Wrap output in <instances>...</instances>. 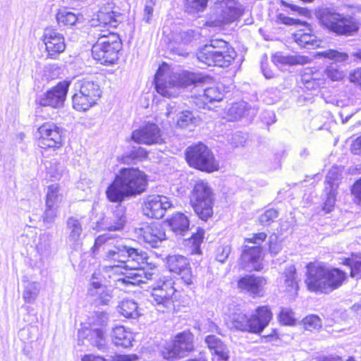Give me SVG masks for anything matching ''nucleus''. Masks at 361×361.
Masks as SVG:
<instances>
[{
  "instance_id": "nucleus-1",
  "label": "nucleus",
  "mask_w": 361,
  "mask_h": 361,
  "mask_svg": "<svg viewBox=\"0 0 361 361\" xmlns=\"http://www.w3.org/2000/svg\"><path fill=\"white\" fill-rule=\"evenodd\" d=\"M147 185V176L135 168H123L106 190L111 202H121L126 197L144 192Z\"/></svg>"
},
{
  "instance_id": "nucleus-2",
  "label": "nucleus",
  "mask_w": 361,
  "mask_h": 361,
  "mask_svg": "<svg viewBox=\"0 0 361 361\" xmlns=\"http://www.w3.org/2000/svg\"><path fill=\"white\" fill-rule=\"evenodd\" d=\"M207 78L200 73L183 71L180 73H171L159 68L155 76L154 84L157 92L165 97H176L179 95L180 87H186L191 85L204 82Z\"/></svg>"
},
{
  "instance_id": "nucleus-3",
  "label": "nucleus",
  "mask_w": 361,
  "mask_h": 361,
  "mask_svg": "<svg viewBox=\"0 0 361 361\" xmlns=\"http://www.w3.org/2000/svg\"><path fill=\"white\" fill-rule=\"evenodd\" d=\"M236 52L225 40L211 39L197 52L198 61L207 66L228 67L236 57Z\"/></svg>"
},
{
  "instance_id": "nucleus-4",
  "label": "nucleus",
  "mask_w": 361,
  "mask_h": 361,
  "mask_svg": "<svg viewBox=\"0 0 361 361\" xmlns=\"http://www.w3.org/2000/svg\"><path fill=\"white\" fill-rule=\"evenodd\" d=\"M316 17L322 28L336 35H353L359 27L354 18L335 11L330 8H321Z\"/></svg>"
},
{
  "instance_id": "nucleus-5",
  "label": "nucleus",
  "mask_w": 361,
  "mask_h": 361,
  "mask_svg": "<svg viewBox=\"0 0 361 361\" xmlns=\"http://www.w3.org/2000/svg\"><path fill=\"white\" fill-rule=\"evenodd\" d=\"M271 318L272 313L267 306L258 307L250 317L241 312H235L230 317L231 329L259 334L268 326Z\"/></svg>"
},
{
  "instance_id": "nucleus-6",
  "label": "nucleus",
  "mask_w": 361,
  "mask_h": 361,
  "mask_svg": "<svg viewBox=\"0 0 361 361\" xmlns=\"http://www.w3.org/2000/svg\"><path fill=\"white\" fill-rule=\"evenodd\" d=\"M150 285L152 291L149 300L159 312H169L174 308L176 300L174 281L169 276H157Z\"/></svg>"
},
{
  "instance_id": "nucleus-7",
  "label": "nucleus",
  "mask_w": 361,
  "mask_h": 361,
  "mask_svg": "<svg viewBox=\"0 0 361 361\" xmlns=\"http://www.w3.org/2000/svg\"><path fill=\"white\" fill-rule=\"evenodd\" d=\"M146 258V252L126 245H118L105 254L104 260L109 262L105 269L118 271L123 269L127 264L135 262L137 264L142 263Z\"/></svg>"
},
{
  "instance_id": "nucleus-8",
  "label": "nucleus",
  "mask_w": 361,
  "mask_h": 361,
  "mask_svg": "<svg viewBox=\"0 0 361 361\" xmlns=\"http://www.w3.org/2000/svg\"><path fill=\"white\" fill-rule=\"evenodd\" d=\"M75 94L73 95V106L78 111H85L95 104L102 96L99 84L93 80L82 78L74 85Z\"/></svg>"
},
{
  "instance_id": "nucleus-9",
  "label": "nucleus",
  "mask_w": 361,
  "mask_h": 361,
  "mask_svg": "<svg viewBox=\"0 0 361 361\" xmlns=\"http://www.w3.org/2000/svg\"><path fill=\"white\" fill-rule=\"evenodd\" d=\"M214 194L209 183L203 180L196 181L190 195V204L195 214L203 221L213 214Z\"/></svg>"
},
{
  "instance_id": "nucleus-10",
  "label": "nucleus",
  "mask_w": 361,
  "mask_h": 361,
  "mask_svg": "<svg viewBox=\"0 0 361 361\" xmlns=\"http://www.w3.org/2000/svg\"><path fill=\"white\" fill-rule=\"evenodd\" d=\"M185 159L190 167L201 171L212 173L219 169L213 152L202 142L188 147L185 151Z\"/></svg>"
},
{
  "instance_id": "nucleus-11",
  "label": "nucleus",
  "mask_w": 361,
  "mask_h": 361,
  "mask_svg": "<svg viewBox=\"0 0 361 361\" xmlns=\"http://www.w3.org/2000/svg\"><path fill=\"white\" fill-rule=\"evenodd\" d=\"M121 49L122 42L119 35H110L96 41L92 47V55L100 64L109 66L116 62Z\"/></svg>"
},
{
  "instance_id": "nucleus-12",
  "label": "nucleus",
  "mask_w": 361,
  "mask_h": 361,
  "mask_svg": "<svg viewBox=\"0 0 361 361\" xmlns=\"http://www.w3.org/2000/svg\"><path fill=\"white\" fill-rule=\"evenodd\" d=\"M148 256L146 253V258L142 263L137 264L133 262L128 263L120 271L121 274L125 275L123 281L125 283L133 285H140V283H147L148 281H153L158 275L154 271L151 267V263L147 262Z\"/></svg>"
},
{
  "instance_id": "nucleus-13",
  "label": "nucleus",
  "mask_w": 361,
  "mask_h": 361,
  "mask_svg": "<svg viewBox=\"0 0 361 361\" xmlns=\"http://www.w3.org/2000/svg\"><path fill=\"white\" fill-rule=\"evenodd\" d=\"M193 338L194 336L190 331L178 333L173 341L166 343L162 347V357L167 360H173L183 357L187 353L193 350Z\"/></svg>"
},
{
  "instance_id": "nucleus-14",
  "label": "nucleus",
  "mask_w": 361,
  "mask_h": 361,
  "mask_svg": "<svg viewBox=\"0 0 361 361\" xmlns=\"http://www.w3.org/2000/svg\"><path fill=\"white\" fill-rule=\"evenodd\" d=\"M38 146L42 149H59L62 146V130L54 122L48 121L38 128Z\"/></svg>"
},
{
  "instance_id": "nucleus-15",
  "label": "nucleus",
  "mask_w": 361,
  "mask_h": 361,
  "mask_svg": "<svg viewBox=\"0 0 361 361\" xmlns=\"http://www.w3.org/2000/svg\"><path fill=\"white\" fill-rule=\"evenodd\" d=\"M90 319V324L94 326H100L101 328H92L87 330L86 339L90 344L104 352L106 350V345L102 327L106 325L109 316L105 312H95Z\"/></svg>"
},
{
  "instance_id": "nucleus-16",
  "label": "nucleus",
  "mask_w": 361,
  "mask_h": 361,
  "mask_svg": "<svg viewBox=\"0 0 361 361\" xmlns=\"http://www.w3.org/2000/svg\"><path fill=\"white\" fill-rule=\"evenodd\" d=\"M69 85L70 82L66 80L59 82L56 86L39 95L37 102L42 106H51L55 109L63 107Z\"/></svg>"
},
{
  "instance_id": "nucleus-17",
  "label": "nucleus",
  "mask_w": 361,
  "mask_h": 361,
  "mask_svg": "<svg viewBox=\"0 0 361 361\" xmlns=\"http://www.w3.org/2000/svg\"><path fill=\"white\" fill-rule=\"evenodd\" d=\"M173 204L169 197L159 195L147 196L142 203V210L145 216L149 218L161 219L167 209Z\"/></svg>"
},
{
  "instance_id": "nucleus-18",
  "label": "nucleus",
  "mask_w": 361,
  "mask_h": 361,
  "mask_svg": "<svg viewBox=\"0 0 361 361\" xmlns=\"http://www.w3.org/2000/svg\"><path fill=\"white\" fill-rule=\"evenodd\" d=\"M305 283L308 290L312 292L326 293V267L319 263H310L307 265Z\"/></svg>"
},
{
  "instance_id": "nucleus-19",
  "label": "nucleus",
  "mask_w": 361,
  "mask_h": 361,
  "mask_svg": "<svg viewBox=\"0 0 361 361\" xmlns=\"http://www.w3.org/2000/svg\"><path fill=\"white\" fill-rule=\"evenodd\" d=\"M126 222L125 208L118 205L111 215L103 216L97 221L93 228L97 231H118L123 230Z\"/></svg>"
},
{
  "instance_id": "nucleus-20",
  "label": "nucleus",
  "mask_w": 361,
  "mask_h": 361,
  "mask_svg": "<svg viewBox=\"0 0 361 361\" xmlns=\"http://www.w3.org/2000/svg\"><path fill=\"white\" fill-rule=\"evenodd\" d=\"M47 58L56 59L66 49L63 35L51 27L44 29L42 38Z\"/></svg>"
},
{
  "instance_id": "nucleus-21",
  "label": "nucleus",
  "mask_w": 361,
  "mask_h": 361,
  "mask_svg": "<svg viewBox=\"0 0 361 361\" xmlns=\"http://www.w3.org/2000/svg\"><path fill=\"white\" fill-rule=\"evenodd\" d=\"M135 233L152 247H159L166 240V233L158 223L143 224L135 229Z\"/></svg>"
},
{
  "instance_id": "nucleus-22",
  "label": "nucleus",
  "mask_w": 361,
  "mask_h": 361,
  "mask_svg": "<svg viewBox=\"0 0 361 361\" xmlns=\"http://www.w3.org/2000/svg\"><path fill=\"white\" fill-rule=\"evenodd\" d=\"M131 140L136 143L152 145L161 144L163 138L159 126L154 123H147L132 132Z\"/></svg>"
},
{
  "instance_id": "nucleus-23",
  "label": "nucleus",
  "mask_w": 361,
  "mask_h": 361,
  "mask_svg": "<svg viewBox=\"0 0 361 361\" xmlns=\"http://www.w3.org/2000/svg\"><path fill=\"white\" fill-rule=\"evenodd\" d=\"M166 264L169 271L180 276L186 285L193 284L194 276L192 274L190 262L185 257L178 255H169L166 259Z\"/></svg>"
},
{
  "instance_id": "nucleus-24",
  "label": "nucleus",
  "mask_w": 361,
  "mask_h": 361,
  "mask_svg": "<svg viewBox=\"0 0 361 361\" xmlns=\"http://www.w3.org/2000/svg\"><path fill=\"white\" fill-rule=\"evenodd\" d=\"M262 247L259 245H245L240 257V266L247 271H261L263 265L261 263Z\"/></svg>"
},
{
  "instance_id": "nucleus-25",
  "label": "nucleus",
  "mask_w": 361,
  "mask_h": 361,
  "mask_svg": "<svg viewBox=\"0 0 361 361\" xmlns=\"http://www.w3.org/2000/svg\"><path fill=\"white\" fill-rule=\"evenodd\" d=\"M267 281L264 278L255 275H246L240 277L238 282V288L253 297L261 295L263 286Z\"/></svg>"
},
{
  "instance_id": "nucleus-26",
  "label": "nucleus",
  "mask_w": 361,
  "mask_h": 361,
  "mask_svg": "<svg viewBox=\"0 0 361 361\" xmlns=\"http://www.w3.org/2000/svg\"><path fill=\"white\" fill-rule=\"evenodd\" d=\"M224 97V93L217 87H206L202 93H199L195 97L194 103L199 108H206L209 104H213L216 102H220Z\"/></svg>"
},
{
  "instance_id": "nucleus-27",
  "label": "nucleus",
  "mask_w": 361,
  "mask_h": 361,
  "mask_svg": "<svg viewBox=\"0 0 361 361\" xmlns=\"http://www.w3.org/2000/svg\"><path fill=\"white\" fill-rule=\"evenodd\" d=\"M82 218L70 216L66 221L67 241L72 245H78L82 240Z\"/></svg>"
},
{
  "instance_id": "nucleus-28",
  "label": "nucleus",
  "mask_w": 361,
  "mask_h": 361,
  "mask_svg": "<svg viewBox=\"0 0 361 361\" xmlns=\"http://www.w3.org/2000/svg\"><path fill=\"white\" fill-rule=\"evenodd\" d=\"M208 348L213 351V361H228L229 350L227 346L216 336L209 335L205 338Z\"/></svg>"
},
{
  "instance_id": "nucleus-29",
  "label": "nucleus",
  "mask_w": 361,
  "mask_h": 361,
  "mask_svg": "<svg viewBox=\"0 0 361 361\" xmlns=\"http://www.w3.org/2000/svg\"><path fill=\"white\" fill-rule=\"evenodd\" d=\"M111 337L116 346L128 348L132 346L133 341V334L123 326H116L112 329Z\"/></svg>"
},
{
  "instance_id": "nucleus-30",
  "label": "nucleus",
  "mask_w": 361,
  "mask_h": 361,
  "mask_svg": "<svg viewBox=\"0 0 361 361\" xmlns=\"http://www.w3.org/2000/svg\"><path fill=\"white\" fill-rule=\"evenodd\" d=\"M326 293H329L332 290L340 287L346 278V274L344 271L337 268L328 269L326 267Z\"/></svg>"
},
{
  "instance_id": "nucleus-31",
  "label": "nucleus",
  "mask_w": 361,
  "mask_h": 361,
  "mask_svg": "<svg viewBox=\"0 0 361 361\" xmlns=\"http://www.w3.org/2000/svg\"><path fill=\"white\" fill-rule=\"evenodd\" d=\"M257 113V110L245 102L232 104L228 110V115L231 120H238L243 117L251 118Z\"/></svg>"
},
{
  "instance_id": "nucleus-32",
  "label": "nucleus",
  "mask_w": 361,
  "mask_h": 361,
  "mask_svg": "<svg viewBox=\"0 0 361 361\" xmlns=\"http://www.w3.org/2000/svg\"><path fill=\"white\" fill-rule=\"evenodd\" d=\"M169 226L176 234L184 236L189 230L190 221L183 213L178 212L168 219Z\"/></svg>"
},
{
  "instance_id": "nucleus-33",
  "label": "nucleus",
  "mask_w": 361,
  "mask_h": 361,
  "mask_svg": "<svg viewBox=\"0 0 361 361\" xmlns=\"http://www.w3.org/2000/svg\"><path fill=\"white\" fill-rule=\"evenodd\" d=\"M305 30H298L293 35L295 42L301 47L310 49L312 47L318 46L317 37L311 34V29L308 27L307 23Z\"/></svg>"
},
{
  "instance_id": "nucleus-34",
  "label": "nucleus",
  "mask_w": 361,
  "mask_h": 361,
  "mask_svg": "<svg viewBox=\"0 0 361 361\" xmlns=\"http://www.w3.org/2000/svg\"><path fill=\"white\" fill-rule=\"evenodd\" d=\"M302 82L306 89L315 90L325 86L326 79L324 75L319 72L312 74L305 73L302 75Z\"/></svg>"
},
{
  "instance_id": "nucleus-35",
  "label": "nucleus",
  "mask_w": 361,
  "mask_h": 361,
  "mask_svg": "<svg viewBox=\"0 0 361 361\" xmlns=\"http://www.w3.org/2000/svg\"><path fill=\"white\" fill-rule=\"evenodd\" d=\"M104 276L99 271H94L90 279L87 295L92 298L93 300L97 298L100 293L107 287L103 283Z\"/></svg>"
},
{
  "instance_id": "nucleus-36",
  "label": "nucleus",
  "mask_w": 361,
  "mask_h": 361,
  "mask_svg": "<svg viewBox=\"0 0 361 361\" xmlns=\"http://www.w3.org/2000/svg\"><path fill=\"white\" fill-rule=\"evenodd\" d=\"M334 179V174L331 172H329L325 180V191L326 193V199L324 203L323 210L326 212V213L331 212L335 205L336 202V196L334 191V183L333 180Z\"/></svg>"
},
{
  "instance_id": "nucleus-37",
  "label": "nucleus",
  "mask_w": 361,
  "mask_h": 361,
  "mask_svg": "<svg viewBox=\"0 0 361 361\" xmlns=\"http://www.w3.org/2000/svg\"><path fill=\"white\" fill-rule=\"evenodd\" d=\"M121 15L114 11H106L100 10L97 13V20H92V23L97 21L98 23L104 26V27H109L115 28L120 22Z\"/></svg>"
},
{
  "instance_id": "nucleus-38",
  "label": "nucleus",
  "mask_w": 361,
  "mask_h": 361,
  "mask_svg": "<svg viewBox=\"0 0 361 361\" xmlns=\"http://www.w3.org/2000/svg\"><path fill=\"white\" fill-rule=\"evenodd\" d=\"M350 269V276L355 279H361V254H352L350 257L344 258L341 262Z\"/></svg>"
},
{
  "instance_id": "nucleus-39",
  "label": "nucleus",
  "mask_w": 361,
  "mask_h": 361,
  "mask_svg": "<svg viewBox=\"0 0 361 361\" xmlns=\"http://www.w3.org/2000/svg\"><path fill=\"white\" fill-rule=\"evenodd\" d=\"M118 311L126 318L135 319L140 315L137 304L130 299L123 300L118 306Z\"/></svg>"
},
{
  "instance_id": "nucleus-40",
  "label": "nucleus",
  "mask_w": 361,
  "mask_h": 361,
  "mask_svg": "<svg viewBox=\"0 0 361 361\" xmlns=\"http://www.w3.org/2000/svg\"><path fill=\"white\" fill-rule=\"evenodd\" d=\"M41 286L38 282H27L24 285L23 298L27 303H33L39 293Z\"/></svg>"
},
{
  "instance_id": "nucleus-41",
  "label": "nucleus",
  "mask_w": 361,
  "mask_h": 361,
  "mask_svg": "<svg viewBox=\"0 0 361 361\" xmlns=\"http://www.w3.org/2000/svg\"><path fill=\"white\" fill-rule=\"evenodd\" d=\"M147 156V151L142 147H133L130 152L126 153L122 157V161L124 164H130L131 163H136L146 158Z\"/></svg>"
},
{
  "instance_id": "nucleus-42",
  "label": "nucleus",
  "mask_w": 361,
  "mask_h": 361,
  "mask_svg": "<svg viewBox=\"0 0 361 361\" xmlns=\"http://www.w3.org/2000/svg\"><path fill=\"white\" fill-rule=\"evenodd\" d=\"M62 200L63 195L60 192L59 185L57 184L49 185L47 188L45 204H48L49 207H59Z\"/></svg>"
},
{
  "instance_id": "nucleus-43",
  "label": "nucleus",
  "mask_w": 361,
  "mask_h": 361,
  "mask_svg": "<svg viewBox=\"0 0 361 361\" xmlns=\"http://www.w3.org/2000/svg\"><path fill=\"white\" fill-rule=\"evenodd\" d=\"M272 61L275 64L282 65H298L305 63V58L298 56L283 55L281 52H277L272 56Z\"/></svg>"
},
{
  "instance_id": "nucleus-44",
  "label": "nucleus",
  "mask_w": 361,
  "mask_h": 361,
  "mask_svg": "<svg viewBox=\"0 0 361 361\" xmlns=\"http://www.w3.org/2000/svg\"><path fill=\"white\" fill-rule=\"evenodd\" d=\"M295 274L296 269L293 265L289 266L284 271L286 291L291 294H296L298 288V283L295 280Z\"/></svg>"
},
{
  "instance_id": "nucleus-45",
  "label": "nucleus",
  "mask_w": 361,
  "mask_h": 361,
  "mask_svg": "<svg viewBox=\"0 0 361 361\" xmlns=\"http://www.w3.org/2000/svg\"><path fill=\"white\" fill-rule=\"evenodd\" d=\"M199 121V118L195 116L192 111H182L178 116L177 125L181 128H185L197 125Z\"/></svg>"
},
{
  "instance_id": "nucleus-46",
  "label": "nucleus",
  "mask_w": 361,
  "mask_h": 361,
  "mask_svg": "<svg viewBox=\"0 0 361 361\" xmlns=\"http://www.w3.org/2000/svg\"><path fill=\"white\" fill-rule=\"evenodd\" d=\"M56 20L59 25L73 26L78 20L76 14L66 10H60L56 14Z\"/></svg>"
},
{
  "instance_id": "nucleus-47",
  "label": "nucleus",
  "mask_w": 361,
  "mask_h": 361,
  "mask_svg": "<svg viewBox=\"0 0 361 361\" xmlns=\"http://www.w3.org/2000/svg\"><path fill=\"white\" fill-rule=\"evenodd\" d=\"M58 208L56 207L48 206L45 204V209L42 214V220L44 226L47 228L52 227L57 216H58Z\"/></svg>"
},
{
  "instance_id": "nucleus-48",
  "label": "nucleus",
  "mask_w": 361,
  "mask_h": 361,
  "mask_svg": "<svg viewBox=\"0 0 361 361\" xmlns=\"http://www.w3.org/2000/svg\"><path fill=\"white\" fill-rule=\"evenodd\" d=\"M92 27L90 31V33L97 39V41L100 40L101 38H107V37H109L110 35H118L114 32L110 31L109 27H104L103 25L100 24H95L94 23H92Z\"/></svg>"
},
{
  "instance_id": "nucleus-49",
  "label": "nucleus",
  "mask_w": 361,
  "mask_h": 361,
  "mask_svg": "<svg viewBox=\"0 0 361 361\" xmlns=\"http://www.w3.org/2000/svg\"><path fill=\"white\" fill-rule=\"evenodd\" d=\"M204 231L202 228H197L195 233H192L188 238L189 243L193 247L192 252L195 254L200 253V245L204 238Z\"/></svg>"
},
{
  "instance_id": "nucleus-50",
  "label": "nucleus",
  "mask_w": 361,
  "mask_h": 361,
  "mask_svg": "<svg viewBox=\"0 0 361 361\" xmlns=\"http://www.w3.org/2000/svg\"><path fill=\"white\" fill-rule=\"evenodd\" d=\"M240 16V12L239 9L231 7V6H226L221 11V17H222V23H229L237 20Z\"/></svg>"
},
{
  "instance_id": "nucleus-51",
  "label": "nucleus",
  "mask_w": 361,
  "mask_h": 361,
  "mask_svg": "<svg viewBox=\"0 0 361 361\" xmlns=\"http://www.w3.org/2000/svg\"><path fill=\"white\" fill-rule=\"evenodd\" d=\"M318 55L334 60L336 62H344L348 59V55L344 52H340L334 49H328L318 52Z\"/></svg>"
},
{
  "instance_id": "nucleus-52",
  "label": "nucleus",
  "mask_w": 361,
  "mask_h": 361,
  "mask_svg": "<svg viewBox=\"0 0 361 361\" xmlns=\"http://www.w3.org/2000/svg\"><path fill=\"white\" fill-rule=\"evenodd\" d=\"M209 0H185V8L188 13L202 11Z\"/></svg>"
},
{
  "instance_id": "nucleus-53",
  "label": "nucleus",
  "mask_w": 361,
  "mask_h": 361,
  "mask_svg": "<svg viewBox=\"0 0 361 361\" xmlns=\"http://www.w3.org/2000/svg\"><path fill=\"white\" fill-rule=\"evenodd\" d=\"M302 324L306 330L312 331L314 330L319 329V328H321L322 322L318 316L311 314L305 317L302 319Z\"/></svg>"
},
{
  "instance_id": "nucleus-54",
  "label": "nucleus",
  "mask_w": 361,
  "mask_h": 361,
  "mask_svg": "<svg viewBox=\"0 0 361 361\" xmlns=\"http://www.w3.org/2000/svg\"><path fill=\"white\" fill-rule=\"evenodd\" d=\"M278 217L279 212L276 209H269L259 216V222L262 226H269Z\"/></svg>"
},
{
  "instance_id": "nucleus-55",
  "label": "nucleus",
  "mask_w": 361,
  "mask_h": 361,
  "mask_svg": "<svg viewBox=\"0 0 361 361\" xmlns=\"http://www.w3.org/2000/svg\"><path fill=\"white\" fill-rule=\"evenodd\" d=\"M247 140V135L242 132H236L228 138L229 144L233 147L244 146Z\"/></svg>"
},
{
  "instance_id": "nucleus-56",
  "label": "nucleus",
  "mask_w": 361,
  "mask_h": 361,
  "mask_svg": "<svg viewBox=\"0 0 361 361\" xmlns=\"http://www.w3.org/2000/svg\"><path fill=\"white\" fill-rule=\"evenodd\" d=\"M325 74L333 81H338L343 78V71H340L336 65H331L325 70Z\"/></svg>"
},
{
  "instance_id": "nucleus-57",
  "label": "nucleus",
  "mask_w": 361,
  "mask_h": 361,
  "mask_svg": "<svg viewBox=\"0 0 361 361\" xmlns=\"http://www.w3.org/2000/svg\"><path fill=\"white\" fill-rule=\"evenodd\" d=\"M279 321L284 325H292L295 322L293 312L291 310L282 308L279 315Z\"/></svg>"
},
{
  "instance_id": "nucleus-58",
  "label": "nucleus",
  "mask_w": 361,
  "mask_h": 361,
  "mask_svg": "<svg viewBox=\"0 0 361 361\" xmlns=\"http://www.w3.org/2000/svg\"><path fill=\"white\" fill-rule=\"evenodd\" d=\"M277 21L286 25H306V22L290 18L283 13L277 16Z\"/></svg>"
},
{
  "instance_id": "nucleus-59",
  "label": "nucleus",
  "mask_w": 361,
  "mask_h": 361,
  "mask_svg": "<svg viewBox=\"0 0 361 361\" xmlns=\"http://www.w3.org/2000/svg\"><path fill=\"white\" fill-rule=\"evenodd\" d=\"M231 252V247L229 245L219 247L216 250V260L221 263H224L228 257Z\"/></svg>"
},
{
  "instance_id": "nucleus-60",
  "label": "nucleus",
  "mask_w": 361,
  "mask_h": 361,
  "mask_svg": "<svg viewBox=\"0 0 361 361\" xmlns=\"http://www.w3.org/2000/svg\"><path fill=\"white\" fill-rule=\"evenodd\" d=\"M354 202L361 206V177L357 180L351 188Z\"/></svg>"
},
{
  "instance_id": "nucleus-61",
  "label": "nucleus",
  "mask_w": 361,
  "mask_h": 361,
  "mask_svg": "<svg viewBox=\"0 0 361 361\" xmlns=\"http://www.w3.org/2000/svg\"><path fill=\"white\" fill-rule=\"evenodd\" d=\"M111 290L106 288L104 291L100 293V295L96 298L94 301L99 305H108L112 299Z\"/></svg>"
},
{
  "instance_id": "nucleus-62",
  "label": "nucleus",
  "mask_w": 361,
  "mask_h": 361,
  "mask_svg": "<svg viewBox=\"0 0 361 361\" xmlns=\"http://www.w3.org/2000/svg\"><path fill=\"white\" fill-rule=\"evenodd\" d=\"M111 237L109 234H103L99 235L94 240V244L91 248L93 254H96L99 247L102 246L105 243L110 240Z\"/></svg>"
},
{
  "instance_id": "nucleus-63",
  "label": "nucleus",
  "mask_w": 361,
  "mask_h": 361,
  "mask_svg": "<svg viewBox=\"0 0 361 361\" xmlns=\"http://www.w3.org/2000/svg\"><path fill=\"white\" fill-rule=\"evenodd\" d=\"M195 37V32L192 30H188L180 33V38L183 44H188L191 42Z\"/></svg>"
},
{
  "instance_id": "nucleus-64",
  "label": "nucleus",
  "mask_w": 361,
  "mask_h": 361,
  "mask_svg": "<svg viewBox=\"0 0 361 361\" xmlns=\"http://www.w3.org/2000/svg\"><path fill=\"white\" fill-rule=\"evenodd\" d=\"M349 79L351 82L355 83L361 89V68L352 72L349 75Z\"/></svg>"
}]
</instances>
